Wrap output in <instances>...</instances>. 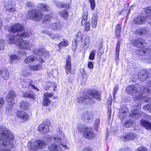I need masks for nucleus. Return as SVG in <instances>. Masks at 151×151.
<instances>
[{
  "label": "nucleus",
  "instance_id": "37",
  "mask_svg": "<svg viewBox=\"0 0 151 151\" xmlns=\"http://www.w3.org/2000/svg\"><path fill=\"white\" fill-rule=\"evenodd\" d=\"M30 106V104L25 101H22L21 104V107L22 109L27 110Z\"/></svg>",
  "mask_w": 151,
  "mask_h": 151
},
{
  "label": "nucleus",
  "instance_id": "18",
  "mask_svg": "<svg viewBox=\"0 0 151 151\" xmlns=\"http://www.w3.org/2000/svg\"><path fill=\"white\" fill-rule=\"evenodd\" d=\"M71 57L68 56L66 60L65 70L67 74H69L71 73L70 71L71 68Z\"/></svg>",
  "mask_w": 151,
  "mask_h": 151
},
{
  "label": "nucleus",
  "instance_id": "35",
  "mask_svg": "<svg viewBox=\"0 0 151 151\" xmlns=\"http://www.w3.org/2000/svg\"><path fill=\"white\" fill-rule=\"evenodd\" d=\"M97 21V15L93 16L92 18L91 26L93 28H95L96 26Z\"/></svg>",
  "mask_w": 151,
  "mask_h": 151
},
{
  "label": "nucleus",
  "instance_id": "22",
  "mask_svg": "<svg viewBox=\"0 0 151 151\" xmlns=\"http://www.w3.org/2000/svg\"><path fill=\"white\" fill-rule=\"evenodd\" d=\"M91 99L90 98L88 97L87 96H83L78 97L77 101L78 102L80 103H82L85 104L88 103V101H91Z\"/></svg>",
  "mask_w": 151,
  "mask_h": 151
},
{
  "label": "nucleus",
  "instance_id": "56",
  "mask_svg": "<svg viewBox=\"0 0 151 151\" xmlns=\"http://www.w3.org/2000/svg\"><path fill=\"white\" fill-rule=\"evenodd\" d=\"M51 18L50 16L49 15H46L44 17L43 22L49 21Z\"/></svg>",
  "mask_w": 151,
  "mask_h": 151
},
{
  "label": "nucleus",
  "instance_id": "60",
  "mask_svg": "<svg viewBox=\"0 0 151 151\" xmlns=\"http://www.w3.org/2000/svg\"><path fill=\"white\" fill-rule=\"evenodd\" d=\"M108 110L107 114L108 118H109L110 119L111 116V106H108Z\"/></svg>",
  "mask_w": 151,
  "mask_h": 151
},
{
  "label": "nucleus",
  "instance_id": "46",
  "mask_svg": "<svg viewBox=\"0 0 151 151\" xmlns=\"http://www.w3.org/2000/svg\"><path fill=\"white\" fill-rule=\"evenodd\" d=\"M96 51L95 50H91L89 57V59L93 60L94 59Z\"/></svg>",
  "mask_w": 151,
  "mask_h": 151
},
{
  "label": "nucleus",
  "instance_id": "43",
  "mask_svg": "<svg viewBox=\"0 0 151 151\" xmlns=\"http://www.w3.org/2000/svg\"><path fill=\"white\" fill-rule=\"evenodd\" d=\"M31 74L30 72H28V70L27 68L23 69L22 72V74L23 76L25 77H27Z\"/></svg>",
  "mask_w": 151,
  "mask_h": 151
},
{
  "label": "nucleus",
  "instance_id": "11",
  "mask_svg": "<svg viewBox=\"0 0 151 151\" xmlns=\"http://www.w3.org/2000/svg\"><path fill=\"white\" fill-rule=\"evenodd\" d=\"M131 43L133 45L138 47H142V46L146 45L145 41L140 38H138L131 41Z\"/></svg>",
  "mask_w": 151,
  "mask_h": 151
},
{
  "label": "nucleus",
  "instance_id": "3",
  "mask_svg": "<svg viewBox=\"0 0 151 151\" xmlns=\"http://www.w3.org/2000/svg\"><path fill=\"white\" fill-rule=\"evenodd\" d=\"M59 135L60 137H55L49 136L47 137L46 139L47 141L50 142H51L60 143L59 145H58L52 144L49 145L48 148L50 151H62V146L65 149L67 148L66 145L61 143V142H64L65 140L64 134L62 132L60 131Z\"/></svg>",
  "mask_w": 151,
  "mask_h": 151
},
{
  "label": "nucleus",
  "instance_id": "40",
  "mask_svg": "<svg viewBox=\"0 0 151 151\" xmlns=\"http://www.w3.org/2000/svg\"><path fill=\"white\" fill-rule=\"evenodd\" d=\"M120 43L118 41L116 45V59L118 60L119 58V49Z\"/></svg>",
  "mask_w": 151,
  "mask_h": 151
},
{
  "label": "nucleus",
  "instance_id": "54",
  "mask_svg": "<svg viewBox=\"0 0 151 151\" xmlns=\"http://www.w3.org/2000/svg\"><path fill=\"white\" fill-rule=\"evenodd\" d=\"M83 36V35L81 32L80 31L78 32L77 34V38L76 40L78 41L79 40H81Z\"/></svg>",
  "mask_w": 151,
  "mask_h": 151
},
{
  "label": "nucleus",
  "instance_id": "5",
  "mask_svg": "<svg viewBox=\"0 0 151 151\" xmlns=\"http://www.w3.org/2000/svg\"><path fill=\"white\" fill-rule=\"evenodd\" d=\"M27 16L28 18L36 21L41 20L43 17L42 13L39 9H33L29 11Z\"/></svg>",
  "mask_w": 151,
  "mask_h": 151
},
{
  "label": "nucleus",
  "instance_id": "23",
  "mask_svg": "<svg viewBox=\"0 0 151 151\" xmlns=\"http://www.w3.org/2000/svg\"><path fill=\"white\" fill-rule=\"evenodd\" d=\"M34 52L36 55H38V56L41 57H46V56L49 55L48 52H46L43 49H41L40 50H35Z\"/></svg>",
  "mask_w": 151,
  "mask_h": 151
},
{
  "label": "nucleus",
  "instance_id": "58",
  "mask_svg": "<svg viewBox=\"0 0 151 151\" xmlns=\"http://www.w3.org/2000/svg\"><path fill=\"white\" fill-rule=\"evenodd\" d=\"M47 34L53 38H59V35H58L50 34L49 33H48Z\"/></svg>",
  "mask_w": 151,
  "mask_h": 151
},
{
  "label": "nucleus",
  "instance_id": "53",
  "mask_svg": "<svg viewBox=\"0 0 151 151\" xmlns=\"http://www.w3.org/2000/svg\"><path fill=\"white\" fill-rule=\"evenodd\" d=\"M144 109L148 110L151 113V104H147L143 106Z\"/></svg>",
  "mask_w": 151,
  "mask_h": 151
},
{
  "label": "nucleus",
  "instance_id": "14",
  "mask_svg": "<svg viewBox=\"0 0 151 151\" xmlns=\"http://www.w3.org/2000/svg\"><path fill=\"white\" fill-rule=\"evenodd\" d=\"M143 53L145 57L144 58L145 62L147 63H151V49L149 48H144L143 50Z\"/></svg>",
  "mask_w": 151,
  "mask_h": 151
},
{
  "label": "nucleus",
  "instance_id": "34",
  "mask_svg": "<svg viewBox=\"0 0 151 151\" xmlns=\"http://www.w3.org/2000/svg\"><path fill=\"white\" fill-rule=\"evenodd\" d=\"M129 6V4L128 3L124 4V9L122 12L120 13V14L124 15L127 14V15H128L130 12V10L128 9Z\"/></svg>",
  "mask_w": 151,
  "mask_h": 151
},
{
  "label": "nucleus",
  "instance_id": "7",
  "mask_svg": "<svg viewBox=\"0 0 151 151\" xmlns=\"http://www.w3.org/2000/svg\"><path fill=\"white\" fill-rule=\"evenodd\" d=\"M94 113L91 111H89L83 113L81 116L83 120L86 123L91 122L93 118Z\"/></svg>",
  "mask_w": 151,
  "mask_h": 151
},
{
  "label": "nucleus",
  "instance_id": "32",
  "mask_svg": "<svg viewBox=\"0 0 151 151\" xmlns=\"http://www.w3.org/2000/svg\"><path fill=\"white\" fill-rule=\"evenodd\" d=\"M12 6V1L7 0L4 1V8L7 11H8V8H10Z\"/></svg>",
  "mask_w": 151,
  "mask_h": 151
},
{
  "label": "nucleus",
  "instance_id": "42",
  "mask_svg": "<svg viewBox=\"0 0 151 151\" xmlns=\"http://www.w3.org/2000/svg\"><path fill=\"white\" fill-rule=\"evenodd\" d=\"M56 5L57 7H64L69 9L70 8L69 5L68 4H65L62 2H58L56 3Z\"/></svg>",
  "mask_w": 151,
  "mask_h": 151
},
{
  "label": "nucleus",
  "instance_id": "55",
  "mask_svg": "<svg viewBox=\"0 0 151 151\" xmlns=\"http://www.w3.org/2000/svg\"><path fill=\"white\" fill-rule=\"evenodd\" d=\"M16 9L15 6H12L10 8H8L7 11L10 12H16Z\"/></svg>",
  "mask_w": 151,
  "mask_h": 151
},
{
  "label": "nucleus",
  "instance_id": "48",
  "mask_svg": "<svg viewBox=\"0 0 151 151\" xmlns=\"http://www.w3.org/2000/svg\"><path fill=\"white\" fill-rule=\"evenodd\" d=\"M147 85L148 86L147 88H145V91H147V93H146V95L147 93H151V81H149L147 83Z\"/></svg>",
  "mask_w": 151,
  "mask_h": 151
},
{
  "label": "nucleus",
  "instance_id": "20",
  "mask_svg": "<svg viewBox=\"0 0 151 151\" xmlns=\"http://www.w3.org/2000/svg\"><path fill=\"white\" fill-rule=\"evenodd\" d=\"M16 96L14 92L13 91H10L6 96V100L8 102L12 103V104L13 101L14 99Z\"/></svg>",
  "mask_w": 151,
  "mask_h": 151
},
{
  "label": "nucleus",
  "instance_id": "24",
  "mask_svg": "<svg viewBox=\"0 0 151 151\" xmlns=\"http://www.w3.org/2000/svg\"><path fill=\"white\" fill-rule=\"evenodd\" d=\"M37 7L43 11L48 12L50 11V7L48 5L45 3H41L37 4Z\"/></svg>",
  "mask_w": 151,
  "mask_h": 151
},
{
  "label": "nucleus",
  "instance_id": "13",
  "mask_svg": "<svg viewBox=\"0 0 151 151\" xmlns=\"http://www.w3.org/2000/svg\"><path fill=\"white\" fill-rule=\"evenodd\" d=\"M35 60H37L39 61L42 63L44 62V60L42 58L38 59L37 57L35 56L34 55H30L26 58L24 60V62L27 64H29L31 63Z\"/></svg>",
  "mask_w": 151,
  "mask_h": 151
},
{
  "label": "nucleus",
  "instance_id": "6",
  "mask_svg": "<svg viewBox=\"0 0 151 151\" xmlns=\"http://www.w3.org/2000/svg\"><path fill=\"white\" fill-rule=\"evenodd\" d=\"M46 145L45 142L43 140H38L33 142H29L28 146L31 150L35 151H37L39 149L44 148Z\"/></svg>",
  "mask_w": 151,
  "mask_h": 151
},
{
  "label": "nucleus",
  "instance_id": "63",
  "mask_svg": "<svg viewBox=\"0 0 151 151\" xmlns=\"http://www.w3.org/2000/svg\"><path fill=\"white\" fill-rule=\"evenodd\" d=\"M86 80L87 78L86 76V75L83 76V77L82 78L81 80V83H85L86 82Z\"/></svg>",
  "mask_w": 151,
  "mask_h": 151
},
{
  "label": "nucleus",
  "instance_id": "57",
  "mask_svg": "<svg viewBox=\"0 0 151 151\" xmlns=\"http://www.w3.org/2000/svg\"><path fill=\"white\" fill-rule=\"evenodd\" d=\"M88 67L90 69H92L93 68V61H89L88 64Z\"/></svg>",
  "mask_w": 151,
  "mask_h": 151
},
{
  "label": "nucleus",
  "instance_id": "19",
  "mask_svg": "<svg viewBox=\"0 0 151 151\" xmlns=\"http://www.w3.org/2000/svg\"><path fill=\"white\" fill-rule=\"evenodd\" d=\"M127 109L125 107L121 108L119 109L118 116L121 120L123 119L126 117L127 114Z\"/></svg>",
  "mask_w": 151,
  "mask_h": 151
},
{
  "label": "nucleus",
  "instance_id": "38",
  "mask_svg": "<svg viewBox=\"0 0 151 151\" xmlns=\"http://www.w3.org/2000/svg\"><path fill=\"white\" fill-rule=\"evenodd\" d=\"M20 57L18 56L15 55H11L10 56V58L12 63H13L14 62L19 60L20 59Z\"/></svg>",
  "mask_w": 151,
  "mask_h": 151
},
{
  "label": "nucleus",
  "instance_id": "30",
  "mask_svg": "<svg viewBox=\"0 0 151 151\" xmlns=\"http://www.w3.org/2000/svg\"><path fill=\"white\" fill-rule=\"evenodd\" d=\"M42 68L41 64L36 65H29V70L34 71H37L40 70Z\"/></svg>",
  "mask_w": 151,
  "mask_h": 151
},
{
  "label": "nucleus",
  "instance_id": "29",
  "mask_svg": "<svg viewBox=\"0 0 151 151\" xmlns=\"http://www.w3.org/2000/svg\"><path fill=\"white\" fill-rule=\"evenodd\" d=\"M90 37L87 36L86 37L84 40L83 47L85 50L87 49L90 45Z\"/></svg>",
  "mask_w": 151,
  "mask_h": 151
},
{
  "label": "nucleus",
  "instance_id": "52",
  "mask_svg": "<svg viewBox=\"0 0 151 151\" xmlns=\"http://www.w3.org/2000/svg\"><path fill=\"white\" fill-rule=\"evenodd\" d=\"M78 41L75 40L74 42H73L72 45V49L74 51L76 50L78 45Z\"/></svg>",
  "mask_w": 151,
  "mask_h": 151
},
{
  "label": "nucleus",
  "instance_id": "50",
  "mask_svg": "<svg viewBox=\"0 0 151 151\" xmlns=\"http://www.w3.org/2000/svg\"><path fill=\"white\" fill-rule=\"evenodd\" d=\"M90 4V7L92 10H93L95 7L96 4L95 0H88Z\"/></svg>",
  "mask_w": 151,
  "mask_h": 151
},
{
  "label": "nucleus",
  "instance_id": "21",
  "mask_svg": "<svg viewBox=\"0 0 151 151\" xmlns=\"http://www.w3.org/2000/svg\"><path fill=\"white\" fill-rule=\"evenodd\" d=\"M144 114L137 109H135L133 112L130 114V116L135 119H138L140 116H143Z\"/></svg>",
  "mask_w": 151,
  "mask_h": 151
},
{
  "label": "nucleus",
  "instance_id": "25",
  "mask_svg": "<svg viewBox=\"0 0 151 151\" xmlns=\"http://www.w3.org/2000/svg\"><path fill=\"white\" fill-rule=\"evenodd\" d=\"M146 21L147 20H146L144 17L141 16L140 17L134 18L133 22L136 24H139L145 23Z\"/></svg>",
  "mask_w": 151,
  "mask_h": 151
},
{
  "label": "nucleus",
  "instance_id": "27",
  "mask_svg": "<svg viewBox=\"0 0 151 151\" xmlns=\"http://www.w3.org/2000/svg\"><path fill=\"white\" fill-rule=\"evenodd\" d=\"M0 74L3 79L7 80L9 78V75L7 69H3L0 71Z\"/></svg>",
  "mask_w": 151,
  "mask_h": 151
},
{
  "label": "nucleus",
  "instance_id": "45",
  "mask_svg": "<svg viewBox=\"0 0 151 151\" xmlns=\"http://www.w3.org/2000/svg\"><path fill=\"white\" fill-rule=\"evenodd\" d=\"M133 123V121L132 120H127L124 124V126L126 127L129 128L132 126Z\"/></svg>",
  "mask_w": 151,
  "mask_h": 151
},
{
  "label": "nucleus",
  "instance_id": "8",
  "mask_svg": "<svg viewBox=\"0 0 151 151\" xmlns=\"http://www.w3.org/2000/svg\"><path fill=\"white\" fill-rule=\"evenodd\" d=\"M83 136L84 137L89 140H91L95 138V135L93 130L91 128L86 129L83 132Z\"/></svg>",
  "mask_w": 151,
  "mask_h": 151
},
{
  "label": "nucleus",
  "instance_id": "16",
  "mask_svg": "<svg viewBox=\"0 0 151 151\" xmlns=\"http://www.w3.org/2000/svg\"><path fill=\"white\" fill-rule=\"evenodd\" d=\"M17 116L23 121H26L29 119V115L24 111H18L17 113Z\"/></svg>",
  "mask_w": 151,
  "mask_h": 151
},
{
  "label": "nucleus",
  "instance_id": "10",
  "mask_svg": "<svg viewBox=\"0 0 151 151\" xmlns=\"http://www.w3.org/2000/svg\"><path fill=\"white\" fill-rule=\"evenodd\" d=\"M24 30V27L23 26L19 24H17L13 25L12 27H9V28L8 30L10 32H19V33L20 34L23 33H21V31Z\"/></svg>",
  "mask_w": 151,
  "mask_h": 151
},
{
  "label": "nucleus",
  "instance_id": "1",
  "mask_svg": "<svg viewBox=\"0 0 151 151\" xmlns=\"http://www.w3.org/2000/svg\"><path fill=\"white\" fill-rule=\"evenodd\" d=\"M14 139L12 134L7 129L0 127V147H2L0 151H11L9 149L14 147L12 142L10 141Z\"/></svg>",
  "mask_w": 151,
  "mask_h": 151
},
{
  "label": "nucleus",
  "instance_id": "4",
  "mask_svg": "<svg viewBox=\"0 0 151 151\" xmlns=\"http://www.w3.org/2000/svg\"><path fill=\"white\" fill-rule=\"evenodd\" d=\"M145 90L143 86L137 88L134 86L130 85L127 88L126 91L129 94L135 96L137 99H142L144 97V96H142L143 95H145V93L142 92Z\"/></svg>",
  "mask_w": 151,
  "mask_h": 151
},
{
  "label": "nucleus",
  "instance_id": "41",
  "mask_svg": "<svg viewBox=\"0 0 151 151\" xmlns=\"http://www.w3.org/2000/svg\"><path fill=\"white\" fill-rule=\"evenodd\" d=\"M50 27L52 29L57 30L58 29H60L61 28V26L59 24L57 23H53L50 25Z\"/></svg>",
  "mask_w": 151,
  "mask_h": 151
},
{
  "label": "nucleus",
  "instance_id": "26",
  "mask_svg": "<svg viewBox=\"0 0 151 151\" xmlns=\"http://www.w3.org/2000/svg\"><path fill=\"white\" fill-rule=\"evenodd\" d=\"M140 122L142 125L146 129L151 130V123L150 122L144 119L141 120Z\"/></svg>",
  "mask_w": 151,
  "mask_h": 151
},
{
  "label": "nucleus",
  "instance_id": "49",
  "mask_svg": "<svg viewBox=\"0 0 151 151\" xmlns=\"http://www.w3.org/2000/svg\"><path fill=\"white\" fill-rule=\"evenodd\" d=\"M143 93H145V95H142V96H144V97L142 98V99H145V101L146 102H151V98H146V97L147 96L148 94H149V93H147V95H146V93H147V91H145L144 90V91H143Z\"/></svg>",
  "mask_w": 151,
  "mask_h": 151
},
{
  "label": "nucleus",
  "instance_id": "62",
  "mask_svg": "<svg viewBox=\"0 0 151 151\" xmlns=\"http://www.w3.org/2000/svg\"><path fill=\"white\" fill-rule=\"evenodd\" d=\"M136 151H147V150L144 147H139L136 149Z\"/></svg>",
  "mask_w": 151,
  "mask_h": 151
},
{
  "label": "nucleus",
  "instance_id": "44",
  "mask_svg": "<svg viewBox=\"0 0 151 151\" xmlns=\"http://www.w3.org/2000/svg\"><path fill=\"white\" fill-rule=\"evenodd\" d=\"M60 13L61 16L65 19L68 17V14L67 10H64L60 12Z\"/></svg>",
  "mask_w": 151,
  "mask_h": 151
},
{
  "label": "nucleus",
  "instance_id": "47",
  "mask_svg": "<svg viewBox=\"0 0 151 151\" xmlns=\"http://www.w3.org/2000/svg\"><path fill=\"white\" fill-rule=\"evenodd\" d=\"M51 101V100L49 98L44 97L43 100V105L44 106H48Z\"/></svg>",
  "mask_w": 151,
  "mask_h": 151
},
{
  "label": "nucleus",
  "instance_id": "59",
  "mask_svg": "<svg viewBox=\"0 0 151 151\" xmlns=\"http://www.w3.org/2000/svg\"><path fill=\"white\" fill-rule=\"evenodd\" d=\"M44 98H48V97H51L53 96V94L52 93H46L44 94Z\"/></svg>",
  "mask_w": 151,
  "mask_h": 151
},
{
  "label": "nucleus",
  "instance_id": "28",
  "mask_svg": "<svg viewBox=\"0 0 151 151\" xmlns=\"http://www.w3.org/2000/svg\"><path fill=\"white\" fill-rule=\"evenodd\" d=\"M89 95L92 97L96 99L99 100L100 99L101 94L98 91H92L89 94Z\"/></svg>",
  "mask_w": 151,
  "mask_h": 151
},
{
  "label": "nucleus",
  "instance_id": "15",
  "mask_svg": "<svg viewBox=\"0 0 151 151\" xmlns=\"http://www.w3.org/2000/svg\"><path fill=\"white\" fill-rule=\"evenodd\" d=\"M149 74L145 70H140L138 75L139 80L141 81H144L149 77Z\"/></svg>",
  "mask_w": 151,
  "mask_h": 151
},
{
  "label": "nucleus",
  "instance_id": "17",
  "mask_svg": "<svg viewBox=\"0 0 151 151\" xmlns=\"http://www.w3.org/2000/svg\"><path fill=\"white\" fill-rule=\"evenodd\" d=\"M38 130L41 133H46L49 130L48 126L46 124H42L39 125L38 127Z\"/></svg>",
  "mask_w": 151,
  "mask_h": 151
},
{
  "label": "nucleus",
  "instance_id": "39",
  "mask_svg": "<svg viewBox=\"0 0 151 151\" xmlns=\"http://www.w3.org/2000/svg\"><path fill=\"white\" fill-rule=\"evenodd\" d=\"M146 13L147 14L146 16V19L151 18V7H148L144 9Z\"/></svg>",
  "mask_w": 151,
  "mask_h": 151
},
{
  "label": "nucleus",
  "instance_id": "12",
  "mask_svg": "<svg viewBox=\"0 0 151 151\" xmlns=\"http://www.w3.org/2000/svg\"><path fill=\"white\" fill-rule=\"evenodd\" d=\"M137 137V135L132 133H127L126 134L121 136V139L124 141H129L130 140H134Z\"/></svg>",
  "mask_w": 151,
  "mask_h": 151
},
{
  "label": "nucleus",
  "instance_id": "36",
  "mask_svg": "<svg viewBox=\"0 0 151 151\" xmlns=\"http://www.w3.org/2000/svg\"><path fill=\"white\" fill-rule=\"evenodd\" d=\"M69 42L68 40H63L60 43L58 44V46L60 48V49L63 46H67L69 44Z\"/></svg>",
  "mask_w": 151,
  "mask_h": 151
},
{
  "label": "nucleus",
  "instance_id": "9",
  "mask_svg": "<svg viewBox=\"0 0 151 151\" xmlns=\"http://www.w3.org/2000/svg\"><path fill=\"white\" fill-rule=\"evenodd\" d=\"M88 12H84L82 15V19L81 23L83 26H85V29L86 31H88L90 29V23L89 22H87Z\"/></svg>",
  "mask_w": 151,
  "mask_h": 151
},
{
  "label": "nucleus",
  "instance_id": "2",
  "mask_svg": "<svg viewBox=\"0 0 151 151\" xmlns=\"http://www.w3.org/2000/svg\"><path fill=\"white\" fill-rule=\"evenodd\" d=\"M31 34L29 32H25L22 34L18 33L16 36L10 35L8 36L7 41L9 44L16 45L20 49L30 50L33 45L29 41L23 40L21 38L29 36Z\"/></svg>",
  "mask_w": 151,
  "mask_h": 151
},
{
  "label": "nucleus",
  "instance_id": "61",
  "mask_svg": "<svg viewBox=\"0 0 151 151\" xmlns=\"http://www.w3.org/2000/svg\"><path fill=\"white\" fill-rule=\"evenodd\" d=\"M100 120L99 119H96L95 121V126L98 128L100 124Z\"/></svg>",
  "mask_w": 151,
  "mask_h": 151
},
{
  "label": "nucleus",
  "instance_id": "31",
  "mask_svg": "<svg viewBox=\"0 0 151 151\" xmlns=\"http://www.w3.org/2000/svg\"><path fill=\"white\" fill-rule=\"evenodd\" d=\"M23 96L24 97H26L32 99L34 100L35 99V96L32 92H27L23 93Z\"/></svg>",
  "mask_w": 151,
  "mask_h": 151
},
{
  "label": "nucleus",
  "instance_id": "33",
  "mask_svg": "<svg viewBox=\"0 0 151 151\" xmlns=\"http://www.w3.org/2000/svg\"><path fill=\"white\" fill-rule=\"evenodd\" d=\"M121 30V26L119 24H117L115 26V30L116 38H118L119 36Z\"/></svg>",
  "mask_w": 151,
  "mask_h": 151
},
{
  "label": "nucleus",
  "instance_id": "64",
  "mask_svg": "<svg viewBox=\"0 0 151 151\" xmlns=\"http://www.w3.org/2000/svg\"><path fill=\"white\" fill-rule=\"evenodd\" d=\"M4 100L3 98H0V108L3 106L4 103Z\"/></svg>",
  "mask_w": 151,
  "mask_h": 151
},
{
  "label": "nucleus",
  "instance_id": "51",
  "mask_svg": "<svg viewBox=\"0 0 151 151\" xmlns=\"http://www.w3.org/2000/svg\"><path fill=\"white\" fill-rule=\"evenodd\" d=\"M5 46V41L3 40H0V50L4 49Z\"/></svg>",
  "mask_w": 151,
  "mask_h": 151
}]
</instances>
